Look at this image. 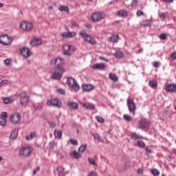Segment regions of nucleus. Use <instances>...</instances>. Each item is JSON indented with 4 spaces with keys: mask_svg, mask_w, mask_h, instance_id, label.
Instances as JSON below:
<instances>
[{
    "mask_svg": "<svg viewBox=\"0 0 176 176\" xmlns=\"http://www.w3.org/2000/svg\"><path fill=\"white\" fill-rule=\"evenodd\" d=\"M51 72L52 74L51 76L52 79L60 80L63 78V73L65 72V69L64 68H54Z\"/></svg>",
    "mask_w": 176,
    "mask_h": 176,
    "instance_id": "nucleus-1",
    "label": "nucleus"
},
{
    "mask_svg": "<svg viewBox=\"0 0 176 176\" xmlns=\"http://www.w3.org/2000/svg\"><path fill=\"white\" fill-rule=\"evenodd\" d=\"M67 83L72 91H79L80 87H79V84H78V82H76V80H75L74 78H68L67 80Z\"/></svg>",
    "mask_w": 176,
    "mask_h": 176,
    "instance_id": "nucleus-2",
    "label": "nucleus"
},
{
    "mask_svg": "<svg viewBox=\"0 0 176 176\" xmlns=\"http://www.w3.org/2000/svg\"><path fill=\"white\" fill-rule=\"evenodd\" d=\"M80 35L83 39L84 42H88V43H90V45H96V43H97L94 38L91 37V36L89 35L85 31L80 32Z\"/></svg>",
    "mask_w": 176,
    "mask_h": 176,
    "instance_id": "nucleus-3",
    "label": "nucleus"
},
{
    "mask_svg": "<svg viewBox=\"0 0 176 176\" xmlns=\"http://www.w3.org/2000/svg\"><path fill=\"white\" fill-rule=\"evenodd\" d=\"M12 42L13 38L8 34H3L0 36V43L4 45V46H9L12 45Z\"/></svg>",
    "mask_w": 176,
    "mask_h": 176,
    "instance_id": "nucleus-4",
    "label": "nucleus"
},
{
    "mask_svg": "<svg viewBox=\"0 0 176 176\" xmlns=\"http://www.w3.org/2000/svg\"><path fill=\"white\" fill-rule=\"evenodd\" d=\"M31 153H32V147L30 146H24L19 150L20 156H23L24 157L30 156Z\"/></svg>",
    "mask_w": 176,
    "mask_h": 176,
    "instance_id": "nucleus-5",
    "label": "nucleus"
},
{
    "mask_svg": "<svg viewBox=\"0 0 176 176\" xmlns=\"http://www.w3.org/2000/svg\"><path fill=\"white\" fill-rule=\"evenodd\" d=\"M65 63V60L60 57L53 58L50 61L51 65H54L55 67H56V68H64L63 67V65H64Z\"/></svg>",
    "mask_w": 176,
    "mask_h": 176,
    "instance_id": "nucleus-6",
    "label": "nucleus"
},
{
    "mask_svg": "<svg viewBox=\"0 0 176 176\" xmlns=\"http://www.w3.org/2000/svg\"><path fill=\"white\" fill-rule=\"evenodd\" d=\"M20 27L23 31H26L28 32L29 31H32L34 29V25L31 22L23 21L20 24Z\"/></svg>",
    "mask_w": 176,
    "mask_h": 176,
    "instance_id": "nucleus-7",
    "label": "nucleus"
},
{
    "mask_svg": "<svg viewBox=\"0 0 176 176\" xmlns=\"http://www.w3.org/2000/svg\"><path fill=\"white\" fill-rule=\"evenodd\" d=\"M21 120V116L19 113H14L10 116V121L12 124H19Z\"/></svg>",
    "mask_w": 176,
    "mask_h": 176,
    "instance_id": "nucleus-8",
    "label": "nucleus"
},
{
    "mask_svg": "<svg viewBox=\"0 0 176 176\" xmlns=\"http://www.w3.org/2000/svg\"><path fill=\"white\" fill-rule=\"evenodd\" d=\"M47 104L49 105V107H55V108H61V107H63L61 101L56 98L47 100Z\"/></svg>",
    "mask_w": 176,
    "mask_h": 176,
    "instance_id": "nucleus-9",
    "label": "nucleus"
},
{
    "mask_svg": "<svg viewBox=\"0 0 176 176\" xmlns=\"http://www.w3.org/2000/svg\"><path fill=\"white\" fill-rule=\"evenodd\" d=\"M91 18L94 23H98V21H101L104 19V14L102 12H95L91 15Z\"/></svg>",
    "mask_w": 176,
    "mask_h": 176,
    "instance_id": "nucleus-10",
    "label": "nucleus"
},
{
    "mask_svg": "<svg viewBox=\"0 0 176 176\" xmlns=\"http://www.w3.org/2000/svg\"><path fill=\"white\" fill-rule=\"evenodd\" d=\"M149 121L145 118H142L139 120V129L144 130V129H149Z\"/></svg>",
    "mask_w": 176,
    "mask_h": 176,
    "instance_id": "nucleus-11",
    "label": "nucleus"
},
{
    "mask_svg": "<svg viewBox=\"0 0 176 176\" xmlns=\"http://www.w3.org/2000/svg\"><path fill=\"white\" fill-rule=\"evenodd\" d=\"M127 107L129 109V112H131L132 113H134L135 112V103H134V100L129 99L127 100Z\"/></svg>",
    "mask_w": 176,
    "mask_h": 176,
    "instance_id": "nucleus-12",
    "label": "nucleus"
},
{
    "mask_svg": "<svg viewBox=\"0 0 176 176\" xmlns=\"http://www.w3.org/2000/svg\"><path fill=\"white\" fill-rule=\"evenodd\" d=\"M28 102H30V96L28 95H24L21 98L20 104L23 107H27Z\"/></svg>",
    "mask_w": 176,
    "mask_h": 176,
    "instance_id": "nucleus-13",
    "label": "nucleus"
},
{
    "mask_svg": "<svg viewBox=\"0 0 176 176\" xmlns=\"http://www.w3.org/2000/svg\"><path fill=\"white\" fill-rule=\"evenodd\" d=\"M166 91L168 93H176V84H168L165 87Z\"/></svg>",
    "mask_w": 176,
    "mask_h": 176,
    "instance_id": "nucleus-14",
    "label": "nucleus"
},
{
    "mask_svg": "<svg viewBox=\"0 0 176 176\" xmlns=\"http://www.w3.org/2000/svg\"><path fill=\"white\" fill-rule=\"evenodd\" d=\"M20 52L25 58H28L30 56H31V51L28 47H23L22 49L20 50Z\"/></svg>",
    "mask_w": 176,
    "mask_h": 176,
    "instance_id": "nucleus-15",
    "label": "nucleus"
},
{
    "mask_svg": "<svg viewBox=\"0 0 176 176\" xmlns=\"http://www.w3.org/2000/svg\"><path fill=\"white\" fill-rule=\"evenodd\" d=\"M63 54L64 56H72V53L71 52V45H65L63 46Z\"/></svg>",
    "mask_w": 176,
    "mask_h": 176,
    "instance_id": "nucleus-16",
    "label": "nucleus"
},
{
    "mask_svg": "<svg viewBox=\"0 0 176 176\" xmlns=\"http://www.w3.org/2000/svg\"><path fill=\"white\" fill-rule=\"evenodd\" d=\"M62 38H74V36H76V32H63L61 34Z\"/></svg>",
    "mask_w": 176,
    "mask_h": 176,
    "instance_id": "nucleus-17",
    "label": "nucleus"
},
{
    "mask_svg": "<svg viewBox=\"0 0 176 176\" xmlns=\"http://www.w3.org/2000/svg\"><path fill=\"white\" fill-rule=\"evenodd\" d=\"M82 90H84V91H91V90L94 89V86L91 84L82 85Z\"/></svg>",
    "mask_w": 176,
    "mask_h": 176,
    "instance_id": "nucleus-18",
    "label": "nucleus"
},
{
    "mask_svg": "<svg viewBox=\"0 0 176 176\" xmlns=\"http://www.w3.org/2000/svg\"><path fill=\"white\" fill-rule=\"evenodd\" d=\"M31 46H39V45H42V40L41 38H34L30 41Z\"/></svg>",
    "mask_w": 176,
    "mask_h": 176,
    "instance_id": "nucleus-19",
    "label": "nucleus"
},
{
    "mask_svg": "<svg viewBox=\"0 0 176 176\" xmlns=\"http://www.w3.org/2000/svg\"><path fill=\"white\" fill-rule=\"evenodd\" d=\"M93 69H105L106 66L104 63H96L92 66Z\"/></svg>",
    "mask_w": 176,
    "mask_h": 176,
    "instance_id": "nucleus-20",
    "label": "nucleus"
},
{
    "mask_svg": "<svg viewBox=\"0 0 176 176\" xmlns=\"http://www.w3.org/2000/svg\"><path fill=\"white\" fill-rule=\"evenodd\" d=\"M54 135L57 140H61L63 138V131L61 130L55 129L54 131Z\"/></svg>",
    "mask_w": 176,
    "mask_h": 176,
    "instance_id": "nucleus-21",
    "label": "nucleus"
},
{
    "mask_svg": "<svg viewBox=\"0 0 176 176\" xmlns=\"http://www.w3.org/2000/svg\"><path fill=\"white\" fill-rule=\"evenodd\" d=\"M82 107L85 108V109H96V106L92 103H82Z\"/></svg>",
    "mask_w": 176,
    "mask_h": 176,
    "instance_id": "nucleus-22",
    "label": "nucleus"
},
{
    "mask_svg": "<svg viewBox=\"0 0 176 176\" xmlns=\"http://www.w3.org/2000/svg\"><path fill=\"white\" fill-rule=\"evenodd\" d=\"M67 105L70 108V109H78L79 104L75 102H68Z\"/></svg>",
    "mask_w": 176,
    "mask_h": 176,
    "instance_id": "nucleus-23",
    "label": "nucleus"
},
{
    "mask_svg": "<svg viewBox=\"0 0 176 176\" xmlns=\"http://www.w3.org/2000/svg\"><path fill=\"white\" fill-rule=\"evenodd\" d=\"M152 19H145L142 22V25L143 27H149L150 25H152Z\"/></svg>",
    "mask_w": 176,
    "mask_h": 176,
    "instance_id": "nucleus-24",
    "label": "nucleus"
},
{
    "mask_svg": "<svg viewBox=\"0 0 176 176\" xmlns=\"http://www.w3.org/2000/svg\"><path fill=\"white\" fill-rule=\"evenodd\" d=\"M19 135V129H14L10 134L11 140H16Z\"/></svg>",
    "mask_w": 176,
    "mask_h": 176,
    "instance_id": "nucleus-25",
    "label": "nucleus"
},
{
    "mask_svg": "<svg viewBox=\"0 0 176 176\" xmlns=\"http://www.w3.org/2000/svg\"><path fill=\"white\" fill-rule=\"evenodd\" d=\"M14 102V99H13V98L7 97L3 99V102L4 104H12Z\"/></svg>",
    "mask_w": 176,
    "mask_h": 176,
    "instance_id": "nucleus-26",
    "label": "nucleus"
},
{
    "mask_svg": "<svg viewBox=\"0 0 176 176\" xmlns=\"http://www.w3.org/2000/svg\"><path fill=\"white\" fill-rule=\"evenodd\" d=\"M148 86L152 89H156L157 87V82L155 80H151L148 83Z\"/></svg>",
    "mask_w": 176,
    "mask_h": 176,
    "instance_id": "nucleus-27",
    "label": "nucleus"
},
{
    "mask_svg": "<svg viewBox=\"0 0 176 176\" xmlns=\"http://www.w3.org/2000/svg\"><path fill=\"white\" fill-rule=\"evenodd\" d=\"M131 138L133 140H142L144 139V136L140 135L135 133H131Z\"/></svg>",
    "mask_w": 176,
    "mask_h": 176,
    "instance_id": "nucleus-28",
    "label": "nucleus"
},
{
    "mask_svg": "<svg viewBox=\"0 0 176 176\" xmlns=\"http://www.w3.org/2000/svg\"><path fill=\"white\" fill-rule=\"evenodd\" d=\"M71 156H72V157H74V159H79L82 155H80V153L76 151H74L71 153Z\"/></svg>",
    "mask_w": 176,
    "mask_h": 176,
    "instance_id": "nucleus-29",
    "label": "nucleus"
},
{
    "mask_svg": "<svg viewBox=\"0 0 176 176\" xmlns=\"http://www.w3.org/2000/svg\"><path fill=\"white\" fill-rule=\"evenodd\" d=\"M109 42H115V43H118V42L119 41V36H112L110 38H109Z\"/></svg>",
    "mask_w": 176,
    "mask_h": 176,
    "instance_id": "nucleus-30",
    "label": "nucleus"
},
{
    "mask_svg": "<svg viewBox=\"0 0 176 176\" xmlns=\"http://www.w3.org/2000/svg\"><path fill=\"white\" fill-rule=\"evenodd\" d=\"M109 79H111V80H113V82H118V80H119V78H118V76L115 74L111 73L109 75Z\"/></svg>",
    "mask_w": 176,
    "mask_h": 176,
    "instance_id": "nucleus-31",
    "label": "nucleus"
},
{
    "mask_svg": "<svg viewBox=\"0 0 176 176\" xmlns=\"http://www.w3.org/2000/svg\"><path fill=\"white\" fill-rule=\"evenodd\" d=\"M58 10H59V12H68L69 8L67 6H59Z\"/></svg>",
    "mask_w": 176,
    "mask_h": 176,
    "instance_id": "nucleus-32",
    "label": "nucleus"
},
{
    "mask_svg": "<svg viewBox=\"0 0 176 176\" xmlns=\"http://www.w3.org/2000/svg\"><path fill=\"white\" fill-rule=\"evenodd\" d=\"M118 16H120V17H126L128 14V12L124 10H121L118 11Z\"/></svg>",
    "mask_w": 176,
    "mask_h": 176,
    "instance_id": "nucleus-33",
    "label": "nucleus"
},
{
    "mask_svg": "<svg viewBox=\"0 0 176 176\" xmlns=\"http://www.w3.org/2000/svg\"><path fill=\"white\" fill-rule=\"evenodd\" d=\"M87 148V145L86 144H82L81 145L79 148H78V152H80V153H83V152H85V151H86V148Z\"/></svg>",
    "mask_w": 176,
    "mask_h": 176,
    "instance_id": "nucleus-34",
    "label": "nucleus"
},
{
    "mask_svg": "<svg viewBox=\"0 0 176 176\" xmlns=\"http://www.w3.org/2000/svg\"><path fill=\"white\" fill-rule=\"evenodd\" d=\"M36 137V133L33 132L30 135L26 136V140H28V141H30L32 140V138H35Z\"/></svg>",
    "mask_w": 176,
    "mask_h": 176,
    "instance_id": "nucleus-35",
    "label": "nucleus"
},
{
    "mask_svg": "<svg viewBox=\"0 0 176 176\" xmlns=\"http://www.w3.org/2000/svg\"><path fill=\"white\" fill-rule=\"evenodd\" d=\"M115 57H116V58H123L124 54L122 52H116L114 54Z\"/></svg>",
    "mask_w": 176,
    "mask_h": 176,
    "instance_id": "nucleus-36",
    "label": "nucleus"
},
{
    "mask_svg": "<svg viewBox=\"0 0 176 176\" xmlns=\"http://www.w3.org/2000/svg\"><path fill=\"white\" fill-rule=\"evenodd\" d=\"M123 118L124 119V120H126V122H131L133 120V118H131V116L125 114L123 116Z\"/></svg>",
    "mask_w": 176,
    "mask_h": 176,
    "instance_id": "nucleus-37",
    "label": "nucleus"
},
{
    "mask_svg": "<svg viewBox=\"0 0 176 176\" xmlns=\"http://www.w3.org/2000/svg\"><path fill=\"white\" fill-rule=\"evenodd\" d=\"M65 170V168L63 166H58L56 168V171L59 173V174H63L64 173V171Z\"/></svg>",
    "mask_w": 176,
    "mask_h": 176,
    "instance_id": "nucleus-38",
    "label": "nucleus"
},
{
    "mask_svg": "<svg viewBox=\"0 0 176 176\" xmlns=\"http://www.w3.org/2000/svg\"><path fill=\"white\" fill-rule=\"evenodd\" d=\"M88 162L89 164H92V166H97V162H96V160L93 158H88Z\"/></svg>",
    "mask_w": 176,
    "mask_h": 176,
    "instance_id": "nucleus-39",
    "label": "nucleus"
},
{
    "mask_svg": "<svg viewBox=\"0 0 176 176\" xmlns=\"http://www.w3.org/2000/svg\"><path fill=\"white\" fill-rule=\"evenodd\" d=\"M151 173H152L155 176H158L160 174V172L157 169H152L151 170Z\"/></svg>",
    "mask_w": 176,
    "mask_h": 176,
    "instance_id": "nucleus-40",
    "label": "nucleus"
},
{
    "mask_svg": "<svg viewBox=\"0 0 176 176\" xmlns=\"http://www.w3.org/2000/svg\"><path fill=\"white\" fill-rule=\"evenodd\" d=\"M5 124H6V119L0 117V126H5Z\"/></svg>",
    "mask_w": 176,
    "mask_h": 176,
    "instance_id": "nucleus-41",
    "label": "nucleus"
},
{
    "mask_svg": "<svg viewBox=\"0 0 176 176\" xmlns=\"http://www.w3.org/2000/svg\"><path fill=\"white\" fill-rule=\"evenodd\" d=\"M138 146L139 148H144L145 146V143L144 141L140 140L138 142Z\"/></svg>",
    "mask_w": 176,
    "mask_h": 176,
    "instance_id": "nucleus-42",
    "label": "nucleus"
},
{
    "mask_svg": "<svg viewBox=\"0 0 176 176\" xmlns=\"http://www.w3.org/2000/svg\"><path fill=\"white\" fill-rule=\"evenodd\" d=\"M159 38H160V39H162V41H165V39H167V34H166V33L161 34L159 36Z\"/></svg>",
    "mask_w": 176,
    "mask_h": 176,
    "instance_id": "nucleus-43",
    "label": "nucleus"
},
{
    "mask_svg": "<svg viewBox=\"0 0 176 176\" xmlns=\"http://www.w3.org/2000/svg\"><path fill=\"white\" fill-rule=\"evenodd\" d=\"M92 135L95 140H101V136L100 135V134L97 133H93Z\"/></svg>",
    "mask_w": 176,
    "mask_h": 176,
    "instance_id": "nucleus-44",
    "label": "nucleus"
},
{
    "mask_svg": "<svg viewBox=\"0 0 176 176\" xmlns=\"http://www.w3.org/2000/svg\"><path fill=\"white\" fill-rule=\"evenodd\" d=\"M96 119L98 123H104V118L101 116H96Z\"/></svg>",
    "mask_w": 176,
    "mask_h": 176,
    "instance_id": "nucleus-45",
    "label": "nucleus"
},
{
    "mask_svg": "<svg viewBox=\"0 0 176 176\" xmlns=\"http://www.w3.org/2000/svg\"><path fill=\"white\" fill-rule=\"evenodd\" d=\"M69 142H71V144H72V145H78V140L76 139H69Z\"/></svg>",
    "mask_w": 176,
    "mask_h": 176,
    "instance_id": "nucleus-46",
    "label": "nucleus"
},
{
    "mask_svg": "<svg viewBox=\"0 0 176 176\" xmlns=\"http://www.w3.org/2000/svg\"><path fill=\"white\" fill-rule=\"evenodd\" d=\"M159 17H160V19H166V17H167V12H161L159 14Z\"/></svg>",
    "mask_w": 176,
    "mask_h": 176,
    "instance_id": "nucleus-47",
    "label": "nucleus"
},
{
    "mask_svg": "<svg viewBox=\"0 0 176 176\" xmlns=\"http://www.w3.org/2000/svg\"><path fill=\"white\" fill-rule=\"evenodd\" d=\"M34 109H36L37 111H41V109H42L43 108L42 105L39 104H34Z\"/></svg>",
    "mask_w": 176,
    "mask_h": 176,
    "instance_id": "nucleus-48",
    "label": "nucleus"
},
{
    "mask_svg": "<svg viewBox=\"0 0 176 176\" xmlns=\"http://www.w3.org/2000/svg\"><path fill=\"white\" fill-rule=\"evenodd\" d=\"M137 5H138V1H137V0H133V1H132V3H131V6L132 8H135V6H137Z\"/></svg>",
    "mask_w": 176,
    "mask_h": 176,
    "instance_id": "nucleus-49",
    "label": "nucleus"
},
{
    "mask_svg": "<svg viewBox=\"0 0 176 176\" xmlns=\"http://www.w3.org/2000/svg\"><path fill=\"white\" fill-rule=\"evenodd\" d=\"M72 27H74L75 28H79V25L75 22V21H72L71 22Z\"/></svg>",
    "mask_w": 176,
    "mask_h": 176,
    "instance_id": "nucleus-50",
    "label": "nucleus"
},
{
    "mask_svg": "<svg viewBox=\"0 0 176 176\" xmlns=\"http://www.w3.org/2000/svg\"><path fill=\"white\" fill-rule=\"evenodd\" d=\"M39 170H41V168L39 166H36L33 170V175H36V173L38 171H39Z\"/></svg>",
    "mask_w": 176,
    "mask_h": 176,
    "instance_id": "nucleus-51",
    "label": "nucleus"
},
{
    "mask_svg": "<svg viewBox=\"0 0 176 176\" xmlns=\"http://www.w3.org/2000/svg\"><path fill=\"white\" fill-rule=\"evenodd\" d=\"M136 16H138V17H140V16H144V12H142V10H138L136 12Z\"/></svg>",
    "mask_w": 176,
    "mask_h": 176,
    "instance_id": "nucleus-52",
    "label": "nucleus"
},
{
    "mask_svg": "<svg viewBox=\"0 0 176 176\" xmlns=\"http://www.w3.org/2000/svg\"><path fill=\"white\" fill-rule=\"evenodd\" d=\"M58 93H59L60 94H62L63 96H64V95H65V89H62V88H60V89H58Z\"/></svg>",
    "mask_w": 176,
    "mask_h": 176,
    "instance_id": "nucleus-53",
    "label": "nucleus"
},
{
    "mask_svg": "<svg viewBox=\"0 0 176 176\" xmlns=\"http://www.w3.org/2000/svg\"><path fill=\"white\" fill-rule=\"evenodd\" d=\"M171 58L172 60H176V51L173 52L171 54Z\"/></svg>",
    "mask_w": 176,
    "mask_h": 176,
    "instance_id": "nucleus-54",
    "label": "nucleus"
},
{
    "mask_svg": "<svg viewBox=\"0 0 176 176\" xmlns=\"http://www.w3.org/2000/svg\"><path fill=\"white\" fill-rule=\"evenodd\" d=\"M153 67H155V68H159L160 67V62H155Z\"/></svg>",
    "mask_w": 176,
    "mask_h": 176,
    "instance_id": "nucleus-55",
    "label": "nucleus"
},
{
    "mask_svg": "<svg viewBox=\"0 0 176 176\" xmlns=\"http://www.w3.org/2000/svg\"><path fill=\"white\" fill-rule=\"evenodd\" d=\"M8 83V80H3L1 82H0V87L1 86H3V85H7Z\"/></svg>",
    "mask_w": 176,
    "mask_h": 176,
    "instance_id": "nucleus-56",
    "label": "nucleus"
},
{
    "mask_svg": "<svg viewBox=\"0 0 176 176\" xmlns=\"http://www.w3.org/2000/svg\"><path fill=\"white\" fill-rule=\"evenodd\" d=\"M87 176H97V173L92 170L88 174Z\"/></svg>",
    "mask_w": 176,
    "mask_h": 176,
    "instance_id": "nucleus-57",
    "label": "nucleus"
},
{
    "mask_svg": "<svg viewBox=\"0 0 176 176\" xmlns=\"http://www.w3.org/2000/svg\"><path fill=\"white\" fill-rule=\"evenodd\" d=\"M6 116H8V113L6 112H3L1 113V115L0 116V118H3V119H5V118H6Z\"/></svg>",
    "mask_w": 176,
    "mask_h": 176,
    "instance_id": "nucleus-58",
    "label": "nucleus"
},
{
    "mask_svg": "<svg viewBox=\"0 0 176 176\" xmlns=\"http://www.w3.org/2000/svg\"><path fill=\"white\" fill-rule=\"evenodd\" d=\"M49 145H50V148L51 149H54V142H50L49 143Z\"/></svg>",
    "mask_w": 176,
    "mask_h": 176,
    "instance_id": "nucleus-59",
    "label": "nucleus"
},
{
    "mask_svg": "<svg viewBox=\"0 0 176 176\" xmlns=\"http://www.w3.org/2000/svg\"><path fill=\"white\" fill-rule=\"evenodd\" d=\"M49 124H50V127H52V129H53L54 127H56V123L54 122H49Z\"/></svg>",
    "mask_w": 176,
    "mask_h": 176,
    "instance_id": "nucleus-60",
    "label": "nucleus"
},
{
    "mask_svg": "<svg viewBox=\"0 0 176 176\" xmlns=\"http://www.w3.org/2000/svg\"><path fill=\"white\" fill-rule=\"evenodd\" d=\"M162 2H165L167 3H172V2H174V0H162Z\"/></svg>",
    "mask_w": 176,
    "mask_h": 176,
    "instance_id": "nucleus-61",
    "label": "nucleus"
},
{
    "mask_svg": "<svg viewBox=\"0 0 176 176\" xmlns=\"http://www.w3.org/2000/svg\"><path fill=\"white\" fill-rule=\"evenodd\" d=\"M4 63L6 65H9L10 64V60L9 59L4 60Z\"/></svg>",
    "mask_w": 176,
    "mask_h": 176,
    "instance_id": "nucleus-62",
    "label": "nucleus"
},
{
    "mask_svg": "<svg viewBox=\"0 0 176 176\" xmlns=\"http://www.w3.org/2000/svg\"><path fill=\"white\" fill-rule=\"evenodd\" d=\"M145 149H146L147 153H152V150H151V148H149V147H146Z\"/></svg>",
    "mask_w": 176,
    "mask_h": 176,
    "instance_id": "nucleus-63",
    "label": "nucleus"
},
{
    "mask_svg": "<svg viewBox=\"0 0 176 176\" xmlns=\"http://www.w3.org/2000/svg\"><path fill=\"white\" fill-rule=\"evenodd\" d=\"M144 173V170L143 169H138V174H143Z\"/></svg>",
    "mask_w": 176,
    "mask_h": 176,
    "instance_id": "nucleus-64",
    "label": "nucleus"
}]
</instances>
